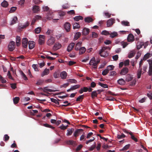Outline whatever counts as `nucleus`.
Returning a JSON list of instances; mask_svg holds the SVG:
<instances>
[{"mask_svg":"<svg viewBox=\"0 0 152 152\" xmlns=\"http://www.w3.org/2000/svg\"><path fill=\"white\" fill-rule=\"evenodd\" d=\"M42 9L44 11H47L48 12L47 15V19L48 20H50L53 18V16L52 15L53 12L48 6H44L42 7Z\"/></svg>","mask_w":152,"mask_h":152,"instance_id":"nucleus-1","label":"nucleus"},{"mask_svg":"<svg viewBox=\"0 0 152 152\" xmlns=\"http://www.w3.org/2000/svg\"><path fill=\"white\" fill-rule=\"evenodd\" d=\"M108 48L110 49L109 47H103L100 50L99 52V54L102 57H105L109 55L108 52L105 51Z\"/></svg>","mask_w":152,"mask_h":152,"instance_id":"nucleus-2","label":"nucleus"},{"mask_svg":"<svg viewBox=\"0 0 152 152\" xmlns=\"http://www.w3.org/2000/svg\"><path fill=\"white\" fill-rule=\"evenodd\" d=\"M15 48V43L13 41L10 42L8 45V49L9 51H12Z\"/></svg>","mask_w":152,"mask_h":152,"instance_id":"nucleus-3","label":"nucleus"},{"mask_svg":"<svg viewBox=\"0 0 152 152\" xmlns=\"http://www.w3.org/2000/svg\"><path fill=\"white\" fill-rule=\"evenodd\" d=\"M55 39L54 37H51L47 42V44L49 46H50L54 43L55 42Z\"/></svg>","mask_w":152,"mask_h":152,"instance_id":"nucleus-4","label":"nucleus"},{"mask_svg":"<svg viewBox=\"0 0 152 152\" xmlns=\"http://www.w3.org/2000/svg\"><path fill=\"white\" fill-rule=\"evenodd\" d=\"M28 44V39L26 38H23L22 40V44L23 47L25 48H27Z\"/></svg>","mask_w":152,"mask_h":152,"instance_id":"nucleus-5","label":"nucleus"},{"mask_svg":"<svg viewBox=\"0 0 152 152\" xmlns=\"http://www.w3.org/2000/svg\"><path fill=\"white\" fill-rule=\"evenodd\" d=\"M115 19L111 18L108 20L107 22V27H110L115 23Z\"/></svg>","mask_w":152,"mask_h":152,"instance_id":"nucleus-6","label":"nucleus"},{"mask_svg":"<svg viewBox=\"0 0 152 152\" xmlns=\"http://www.w3.org/2000/svg\"><path fill=\"white\" fill-rule=\"evenodd\" d=\"M89 64L91 65H92L93 66L92 67L93 68L96 69L97 68L96 66V64L95 62V58L94 57L93 58L91 61H90Z\"/></svg>","mask_w":152,"mask_h":152,"instance_id":"nucleus-7","label":"nucleus"},{"mask_svg":"<svg viewBox=\"0 0 152 152\" xmlns=\"http://www.w3.org/2000/svg\"><path fill=\"white\" fill-rule=\"evenodd\" d=\"M70 24L68 22H66L64 25V28L67 32L70 31Z\"/></svg>","mask_w":152,"mask_h":152,"instance_id":"nucleus-8","label":"nucleus"},{"mask_svg":"<svg viewBox=\"0 0 152 152\" xmlns=\"http://www.w3.org/2000/svg\"><path fill=\"white\" fill-rule=\"evenodd\" d=\"M28 45L29 48L31 49L34 48L35 43L33 41H29L28 42Z\"/></svg>","mask_w":152,"mask_h":152,"instance_id":"nucleus-9","label":"nucleus"},{"mask_svg":"<svg viewBox=\"0 0 152 152\" xmlns=\"http://www.w3.org/2000/svg\"><path fill=\"white\" fill-rule=\"evenodd\" d=\"M75 45L74 43H71L68 46L67 50L68 52H70L74 48Z\"/></svg>","mask_w":152,"mask_h":152,"instance_id":"nucleus-10","label":"nucleus"},{"mask_svg":"<svg viewBox=\"0 0 152 152\" xmlns=\"http://www.w3.org/2000/svg\"><path fill=\"white\" fill-rule=\"evenodd\" d=\"M128 72V68L127 67H125L121 70L120 73V74L121 75H126L127 73Z\"/></svg>","mask_w":152,"mask_h":152,"instance_id":"nucleus-11","label":"nucleus"},{"mask_svg":"<svg viewBox=\"0 0 152 152\" xmlns=\"http://www.w3.org/2000/svg\"><path fill=\"white\" fill-rule=\"evenodd\" d=\"M60 76L61 79H64L66 78L67 74L65 71H64L60 73Z\"/></svg>","mask_w":152,"mask_h":152,"instance_id":"nucleus-12","label":"nucleus"},{"mask_svg":"<svg viewBox=\"0 0 152 152\" xmlns=\"http://www.w3.org/2000/svg\"><path fill=\"white\" fill-rule=\"evenodd\" d=\"M83 131V129H78L75 130V132L74 134V136L76 137L78 136L80 132H82Z\"/></svg>","mask_w":152,"mask_h":152,"instance_id":"nucleus-13","label":"nucleus"},{"mask_svg":"<svg viewBox=\"0 0 152 152\" xmlns=\"http://www.w3.org/2000/svg\"><path fill=\"white\" fill-rule=\"evenodd\" d=\"M61 44L56 43L54 46L53 49L54 50H56L59 49L61 47Z\"/></svg>","mask_w":152,"mask_h":152,"instance_id":"nucleus-14","label":"nucleus"},{"mask_svg":"<svg viewBox=\"0 0 152 152\" xmlns=\"http://www.w3.org/2000/svg\"><path fill=\"white\" fill-rule=\"evenodd\" d=\"M84 21L86 23H90L93 22L94 21V19L90 17H88L84 18Z\"/></svg>","mask_w":152,"mask_h":152,"instance_id":"nucleus-15","label":"nucleus"},{"mask_svg":"<svg viewBox=\"0 0 152 152\" xmlns=\"http://www.w3.org/2000/svg\"><path fill=\"white\" fill-rule=\"evenodd\" d=\"M47 88H48V87H44L43 89L42 88H40L41 89L43 90V91L45 92H46V91H48L50 92H55V91H57V90H52V89H48Z\"/></svg>","mask_w":152,"mask_h":152,"instance_id":"nucleus-16","label":"nucleus"},{"mask_svg":"<svg viewBox=\"0 0 152 152\" xmlns=\"http://www.w3.org/2000/svg\"><path fill=\"white\" fill-rule=\"evenodd\" d=\"M134 37L133 35L131 34H129L127 37V40L128 42H132L134 40Z\"/></svg>","mask_w":152,"mask_h":152,"instance_id":"nucleus-17","label":"nucleus"},{"mask_svg":"<svg viewBox=\"0 0 152 152\" xmlns=\"http://www.w3.org/2000/svg\"><path fill=\"white\" fill-rule=\"evenodd\" d=\"M49 72V69H45L43 71L42 73L41 74L42 77H43L44 76L48 75Z\"/></svg>","mask_w":152,"mask_h":152,"instance_id":"nucleus-18","label":"nucleus"},{"mask_svg":"<svg viewBox=\"0 0 152 152\" xmlns=\"http://www.w3.org/2000/svg\"><path fill=\"white\" fill-rule=\"evenodd\" d=\"M33 10L34 12L37 13L39 11V7L37 5H34L33 8Z\"/></svg>","mask_w":152,"mask_h":152,"instance_id":"nucleus-19","label":"nucleus"},{"mask_svg":"<svg viewBox=\"0 0 152 152\" xmlns=\"http://www.w3.org/2000/svg\"><path fill=\"white\" fill-rule=\"evenodd\" d=\"M20 38L18 36H17L16 37V43L17 46H19L20 44Z\"/></svg>","mask_w":152,"mask_h":152,"instance_id":"nucleus-20","label":"nucleus"},{"mask_svg":"<svg viewBox=\"0 0 152 152\" xmlns=\"http://www.w3.org/2000/svg\"><path fill=\"white\" fill-rule=\"evenodd\" d=\"M89 32V30L88 28H84L83 30V34L84 35L88 34Z\"/></svg>","mask_w":152,"mask_h":152,"instance_id":"nucleus-21","label":"nucleus"},{"mask_svg":"<svg viewBox=\"0 0 152 152\" xmlns=\"http://www.w3.org/2000/svg\"><path fill=\"white\" fill-rule=\"evenodd\" d=\"M74 130V129L73 128L68 129L67 130V132L66 134V135L69 136L71 135Z\"/></svg>","mask_w":152,"mask_h":152,"instance_id":"nucleus-22","label":"nucleus"},{"mask_svg":"<svg viewBox=\"0 0 152 152\" xmlns=\"http://www.w3.org/2000/svg\"><path fill=\"white\" fill-rule=\"evenodd\" d=\"M82 42H78L76 45L75 47V49L76 50H78L80 46H81Z\"/></svg>","mask_w":152,"mask_h":152,"instance_id":"nucleus-23","label":"nucleus"},{"mask_svg":"<svg viewBox=\"0 0 152 152\" xmlns=\"http://www.w3.org/2000/svg\"><path fill=\"white\" fill-rule=\"evenodd\" d=\"M79 54H82L84 53L86 51V49L84 47H82L79 48Z\"/></svg>","mask_w":152,"mask_h":152,"instance_id":"nucleus-24","label":"nucleus"},{"mask_svg":"<svg viewBox=\"0 0 152 152\" xmlns=\"http://www.w3.org/2000/svg\"><path fill=\"white\" fill-rule=\"evenodd\" d=\"M80 85H76L74 86H72L71 87V89L72 90H74L80 88Z\"/></svg>","mask_w":152,"mask_h":152,"instance_id":"nucleus-25","label":"nucleus"},{"mask_svg":"<svg viewBox=\"0 0 152 152\" xmlns=\"http://www.w3.org/2000/svg\"><path fill=\"white\" fill-rule=\"evenodd\" d=\"M29 24V23L28 22H27L26 24L25 25H21L19 27V29H23L26 28L27 26H28Z\"/></svg>","mask_w":152,"mask_h":152,"instance_id":"nucleus-26","label":"nucleus"},{"mask_svg":"<svg viewBox=\"0 0 152 152\" xmlns=\"http://www.w3.org/2000/svg\"><path fill=\"white\" fill-rule=\"evenodd\" d=\"M118 83L119 84L122 85H123L125 83V82L123 79H119L118 81Z\"/></svg>","mask_w":152,"mask_h":152,"instance_id":"nucleus-27","label":"nucleus"},{"mask_svg":"<svg viewBox=\"0 0 152 152\" xmlns=\"http://www.w3.org/2000/svg\"><path fill=\"white\" fill-rule=\"evenodd\" d=\"M110 37L111 38H113L117 36L118 34L117 32H113L110 33Z\"/></svg>","mask_w":152,"mask_h":152,"instance_id":"nucleus-28","label":"nucleus"},{"mask_svg":"<svg viewBox=\"0 0 152 152\" xmlns=\"http://www.w3.org/2000/svg\"><path fill=\"white\" fill-rule=\"evenodd\" d=\"M142 69L141 68H139L137 71V78L139 79L140 78L141 75L142 73Z\"/></svg>","mask_w":152,"mask_h":152,"instance_id":"nucleus-29","label":"nucleus"},{"mask_svg":"<svg viewBox=\"0 0 152 152\" xmlns=\"http://www.w3.org/2000/svg\"><path fill=\"white\" fill-rule=\"evenodd\" d=\"M81 34L80 32H77L75 36H74V39L75 40L77 39L81 36Z\"/></svg>","mask_w":152,"mask_h":152,"instance_id":"nucleus-30","label":"nucleus"},{"mask_svg":"<svg viewBox=\"0 0 152 152\" xmlns=\"http://www.w3.org/2000/svg\"><path fill=\"white\" fill-rule=\"evenodd\" d=\"M98 94L96 93V91H93L91 94V96L92 98L94 99V97L97 96Z\"/></svg>","mask_w":152,"mask_h":152,"instance_id":"nucleus-31","label":"nucleus"},{"mask_svg":"<svg viewBox=\"0 0 152 152\" xmlns=\"http://www.w3.org/2000/svg\"><path fill=\"white\" fill-rule=\"evenodd\" d=\"M8 5V2L5 0L3 2H2L1 3V5L3 7H7Z\"/></svg>","mask_w":152,"mask_h":152,"instance_id":"nucleus-32","label":"nucleus"},{"mask_svg":"<svg viewBox=\"0 0 152 152\" xmlns=\"http://www.w3.org/2000/svg\"><path fill=\"white\" fill-rule=\"evenodd\" d=\"M20 100V98L19 97H16L13 98V101L14 103L15 104H17Z\"/></svg>","mask_w":152,"mask_h":152,"instance_id":"nucleus-33","label":"nucleus"},{"mask_svg":"<svg viewBox=\"0 0 152 152\" xmlns=\"http://www.w3.org/2000/svg\"><path fill=\"white\" fill-rule=\"evenodd\" d=\"M121 23L124 26H130L129 22L127 21H123L121 22Z\"/></svg>","mask_w":152,"mask_h":152,"instance_id":"nucleus-34","label":"nucleus"},{"mask_svg":"<svg viewBox=\"0 0 152 152\" xmlns=\"http://www.w3.org/2000/svg\"><path fill=\"white\" fill-rule=\"evenodd\" d=\"M129 134L131 135V138L132 140H133L136 142L137 141V138L134 137V136L132 134V132H129Z\"/></svg>","mask_w":152,"mask_h":152,"instance_id":"nucleus-35","label":"nucleus"},{"mask_svg":"<svg viewBox=\"0 0 152 152\" xmlns=\"http://www.w3.org/2000/svg\"><path fill=\"white\" fill-rule=\"evenodd\" d=\"M50 100L52 102H53L54 103H55L56 104H59V102L58 101H60V100L58 99H57V100H56V99H55L53 98H50Z\"/></svg>","mask_w":152,"mask_h":152,"instance_id":"nucleus-36","label":"nucleus"},{"mask_svg":"<svg viewBox=\"0 0 152 152\" xmlns=\"http://www.w3.org/2000/svg\"><path fill=\"white\" fill-rule=\"evenodd\" d=\"M83 18L81 16H77L74 18V19L76 21H78L80 20H83Z\"/></svg>","mask_w":152,"mask_h":152,"instance_id":"nucleus-37","label":"nucleus"},{"mask_svg":"<svg viewBox=\"0 0 152 152\" xmlns=\"http://www.w3.org/2000/svg\"><path fill=\"white\" fill-rule=\"evenodd\" d=\"M84 98V95H83L79 96L76 99V101H81Z\"/></svg>","mask_w":152,"mask_h":152,"instance_id":"nucleus-38","label":"nucleus"},{"mask_svg":"<svg viewBox=\"0 0 152 152\" xmlns=\"http://www.w3.org/2000/svg\"><path fill=\"white\" fill-rule=\"evenodd\" d=\"M133 78L129 75H126V80L127 82L131 81L132 79Z\"/></svg>","mask_w":152,"mask_h":152,"instance_id":"nucleus-39","label":"nucleus"},{"mask_svg":"<svg viewBox=\"0 0 152 152\" xmlns=\"http://www.w3.org/2000/svg\"><path fill=\"white\" fill-rule=\"evenodd\" d=\"M67 81L71 83H77V81L75 79H68L67 80Z\"/></svg>","mask_w":152,"mask_h":152,"instance_id":"nucleus-40","label":"nucleus"},{"mask_svg":"<svg viewBox=\"0 0 152 152\" xmlns=\"http://www.w3.org/2000/svg\"><path fill=\"white\" fill-rule=\"evenodd\" d=\"M42 125L43 126L46 127L50 128L53 129H55V127L52 126L48 124H43Z\"/></svg>","mask_w":152,"mask_h":152,"instance_id":"nucleus-41","label":"nucleus"},{"mask_svg":"<svg viewBox=\"0 0 152 152\" xmlns=\"http://www.w3.org/2000/svg\"><path fill=\"white\" fill-rule=\"evenodd\" d=\"M18 20V18L17 17L15 16L14 17L12 20V21L11 25H12L14 24L16 22V21Z\"/></svg>","mask_w":152,"mask_h":152,"instance_id":"nucleus-42","label":"nucleus"},{"mask_svg":"<svg viewBox=\"0 0 152 152\" xmlns=\"http://www.w3.org/2000/svg\"><path fill=\"white\" fill-rule=\"evenodd\" d=\"M41 28L40 27H38L35 29V32L36 34H39L41 31Z\"/></svg>","mask_w":152,"mask_h":152,"instance_id":"nucleus-43","label":"nucleus"},{"mask_svg":"<svg viewBox=\"0 0 152 152\" xmlns=\"http://www.w3.org/2000/svg\"><path fill=\"white\" fill-rule=\"evenodd\" d=\"M43 80H42L39 79L36 83V85L37 86L41 85L43 83Z\"/></svg>","mask_w":152,"mask_h":152,"instance_id":"nucleus-44","label":"nucleus"},{"mask_svg":"<svg viewBox=\"0 0 152 152\" xmlns=\"http://www.w3.org/2000/svg\"><path fill=\"white\" fill-rule=\"evenodd\" d=\"M85 133L84 132H83L82 135L80 136V141L84 140L85 141L86 140V138L85 137Z\"/></svg>","mask_w":152,"mask_h":152,"instance_id":"nucleus-45","label":"nucleus"},{"mask_svg":"<svg viewBox=\"0 0 152 152\" xmlns=\"http://www.w3.org/2000/svg\"><path fill=\"white\" fill-rule=\"evenodd\" d=\"M80 27L79 25L77 23H74L73 25V28L74 29L78 28Z\"/></svg>","mask_w":152,"mask_h":152,"instance_id":"nucleus-46","label":"nucleus"},{"mask_svg":"<svg viewBox=\"0 0 152 152\" xmlns=\"http://www.w3.org/2000/svg\"><path fill=\"white\" fill-rule=\"evenodd\" d=\"M17 9V7H11L10 10L9 11L10 13H12L14 12Z\"/></svg>","mask_w":152,"mask_h":152,"instance_id":"nucleus-47","label":"nucleus"},{"mask_svg":"<svg viewBox=\"0 0 152 152\" xmlns=\"http://www.w3.org/2000/svg\"><path fill=\"white\" fill-rule=\"evenodd\" d=\"M114 66L113 65H109L107 66V69L108 70V72L110 70H113Z\"/></svg>","mask_w":152,"mask_h":152,"instance_id":"nucleus-48","label":"nucleus"},{"mask_svg":"<svg viewBox=\"0 0 152 152\" xmlns=\"http://www.w3.org/2000/svg\"><path fill=\"white\" fill-rule=\"evenodd\" d=\"M33 68L34 69L35 71H38L39 70L38 68V65L37 64H33L32 65Z\"/></svg>","mask_w":152,"mask_h":152,"instance_id":"nucleus-49","label":"nucleus"},{"mask_svg":"<svg viewBox=\"0 0 152 152\" xmlns=\"http://www.w3.org/2000/svg\"><path fill=\"white\" fill-rule=\"evenodd\" d=\"M99 85L101 86L104 88H107L108 87V86L107 84H104L100 82H99Z\"/></svg>","mask_w":152,"mask_h":152,"instance_id":"nucleus-50","label":"nucleus"},{"mask_svg":"<svg viewBox=\"0 0 152 152\" xmlns=\"http://www.w3.org/2000/svg\"><path fill=\"white\" fill-rule=\"evenodd\" d=\"M130 144L127 145H126L125 146H124L122 149L120 150V151H124V150H126L129 148L130 147Z\"/></svg>","mask_w":152,"mask_h":152,"instance_id":"nucleus-51","label":"nucleus"},{"mask_svg":"<svg viewBox=\"0 0 152 152\" xmlns=\"http://www.w3.org/2000/svg\"><path fill=\"white\" fill-rule=\"evenodd\" d=\"M102 34L105 35H110V33L107 31L104 30L102 32Z\"/></svg>","mask_w":152,"mask_h":152,"instance_id":"nucleus-52","label":"nucleus"},{"mask_svg":"<svg viewBox=\"0 0 152 152\" xmlns=\"http://www.w3.org/2000/svg\"><path fill=\"white\" fill-rule=\"evenodd\" d=\"M109 72L107 69H104V70H103L102 72V74L104 75L105 76Z\"/></svg>","mask_w":152,"mask_h":152,"instance_id":"nucleus-53","label":"nucleus"},{"mask_svg":"<svg viewBox=\"0 0 152 152\" xmlns=\"http://www.w3.org/2000/svg\"><path fill=\"white\" fill-rule=\"evenodd\" d=\"M59 73L57 72H55L53 74V76L55 78H57L59 77Z\"/></svg>","mask_w":152,"mask_h":152,"instance_id":"nucleus-54","label":"nucleus"},{"mask_svg":"<svg viewBox=\"0 0 152 152\" xmlns=\"http://www.w3.org/2000/svg\"><path fill=\"white\" fill-rule=\"evenodd\" d=\"M106 99L109 101H114V100H116L112 96H107L106 98Z\"/></svg>","mask_w":152,"mask_h":152,"instance_id":"nucleus-55","label":"nucleus"},{"mask_svg":"<svg viewBox=\"0 0 152 152\" xmlns=\"http://www.w3.org/2000/svg\"><path fill=\"white\" fill-rule=\"evenodd\" d=\"M76 142L70 140L67 142V144L69 145H73L75 144Z\"/></svg>","mask_w":152,"mask_h":152,"instance_id":"nucleus-56","label":"nucleus"},{"mask_svg":"<svg viewBox=\"0 0 152 152\" xmlns=\"http://www.w3.org/2000/svg\"><path fill=\"white\" fill-rule=\"evenodd\" d=\"M135 54V53L132 52H131L129 54L128 57L129 58H131L133 57Z\"/></svg>","mask_w":152,"mask_h":152,"instance_id":"nucleus-57","label":"nucleus"},{"mask_svg":"<svg viewBox=\"0 0 152 152\" xmlns=\"http://www.w3.org/2000/svg\"><path fill=\"white\" fill-rule=\"evenodd\" d=\"M148 73V75L150 76L152 75V66H149Z\"/></svg>","mask_w":152,"mask_h":152,"instance_id":"nucleus-58","label":"nucleus"},{"mask_svg":"<svg viewBox=\"0 0 152 152\" xmlns=\"http://www.w3.org/2000/svg\"><path fill=\"white\" fill-rule=\"evenodd\" d=\"M10 137L7 134H5L4 137V140L5 141H8Z\"/></svg>","mask_w":152,"mask_h":152,"instance_id":"nucleus-59","label":"nucleus"},{"mask_svg":"<svg viewBox=\"0 0 152 152\" xmlns=\"http://www.w3.org/2000/svg\"><path fill=\"white\" fill-rule=\"evenodd\" d=\"M150 56V54L149 53H147L144 56L143 59L145 60H146Z\"/></svg>","mask_w":152,"mask_h":152,"instance_id":"nucleus-60","label":"nucleus"},{"mask_svg":"<svg viewBox=\"0 0 152 152\" xmlns=\"http://www.w3.org/2000/svg\"><path fill=\"white\" fill-rule=\"evenodd\" d=\"M7 75L8 76V77L9 78V79L12 80H14L13 78L11 75L10 72L9 71L8 72Z\"/></svg>","mask_w":152,"mask_h":152,"instance_id":"nucleus-61","label":"nucleus"},{"mask_svg":"<svg viewBox=\"0 0 152 152\" xmlns=\"http://www.w3.org/2000/svg\"><path fill=\"white\" fill-rule=\"evenodd\" d=\"M21 75L23 77V79H24V80H28L27 77H26V75L23 73V72H22L21 73Z\"/></svg>","mask_w":152,"mask_h":152,"instance_id":"nucleus-62","label":"nucleus"},{"mask_svg":"<svg viewBox=\"0 0 152 152\" xmlns=\"http://www.w3.org/2000/svg\"><path fill=\"white\" fill-rule=\"evenodd\" d=\"M129 59L126 60L124 62V66H126L129 65Z\"/></svg>","mask_w":152,"mask_h":152,"instance_id":"nucleus-63","label":"nucleus"},{"mask_svg":"<svg viewBox=\"0 0 152 152\" xmlns=\"http://www.w3.org/2000/svg\"><path fill=\"white\" fill-rule=\"evenodd\" d=\"M147 96L150 99H152V93L151 92H150L149 93L147 94Z\"/></svg>","mask_w":152,"mask_h":152,"instance_id":"nucleus-64","label":"nucleus"}]
</instances>
